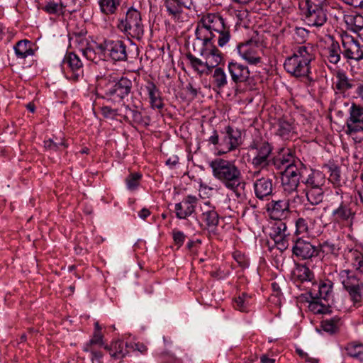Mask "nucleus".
<instances>
[{
  "instance_id": "nucleus-1",
  "label": "nucleus",
  "mask_w": 363,
  "mask_h": 363,
  "mask_svg": "<svg viewBox=\"0 0 363 363\" xmlns=\"http://www.w3.org/2000/svg\"><path fill=\"white\" fill-rule=\"evenodd\" d=\"M196 40L204 42H214L216 39L218 45L225 46L230 40V26L225 20L218 13H208L203 15L197 23L195 30Z\"/></svg>"
},
{
  "instance_id": "nucleus-2",
  "label": "nucleus",
  "mask_w": 363,
  "mask_h": 363,
  "mask_svg": "<svg viewBox=\"0 0 363 363\" xmlns=\"http://www.w3.org/2000/svg\"><path fill=\"white\" fill-rule=\"evenodd\" d=\"M213 176L220 181L228 189L236 192L242 179L240 169L234 162L221 158H216L209 163Z\"/></svg>"
},
{
  "instance_id": "nucleus-3",
  "label": "nucleus",
  "mask_w": 363,
  "mask_h": 363,
  "mask_svg": "<svg viewBox=\"0 0 363 363\" xmlns=\"http://www.w3.org/2000/svg\"><path fill=\"white\" fill-rule=\"evenodd\" d=\"M280 160L281 164L285 166L281 178L283 193H292L294 190L297 189L306 167L301 161H295L290 154L287 158Z\"/></svg>"
},
{
  "instance_id": "nucleus-4",
  "label": "nucleus",
  "mask_w": 363,
  "mask_h": 363,
  "mask_svg": "<svg viewBox=\"0 0 363 363\" xmlns=\"http://www.w3.org/2000/svg\"><path fill=\"white\" fill-rule=\"evenodd\" d=\"M118 28L129 38L141 40L145 30L140 11L133 7L129 8L125 16L119 20Z\"/></svg>"
},
{
  "instance_id": "nucleus-5",
  "label": "nucleus",
  "mask_w": 363,
  "mask_h": 363,
  "mask_svg": "<svg viewBox=\"0 0 363 363\" xmlns=\"http://www.w3.org/2000/svg\"><path fill=\"white\" fill-rule=\"evenodd\" d=\"M348 113L345 133L351 135L355 143H362L363 141V106L352 102Z\"/></svg>"
},
{
  "instance_id": "nucleus-6",
  "label": "nucleus",
  "mask_w": 363,
  "mask_h": 363,
  "mask_svg": "<svg viewBox=\"0 0 363 363\" xmlns=\"http://www.w3.org/2000/svg\"><path fill=\"white\" fill-rule=\"evenodd\" d=\"M338 280L344 289L348 293L354 305L360 303L363 300V282L349 269L341 270L338 274Z\"/></svg>"
},
{
  "instance_id": "nucleus-7",
  "label": "nucleus",
  "mask_w": 363,
  "mask_h": 363,
  "mask_svg": "<svg viewBox=\"0 0 363 363\" xmlns=\"http://www.w3.org/2000/svg\"><path fill=\"white\" fill-rule=\"evenodd\" d=\"M305 21L309 26L322 27L327 22L325 0H306Z\"/></svg>"
},
{
  "instance_id": "nucleus-8",
  "label": "nucleus",
  "mask_w": 363,
  "mask_h": 363,
  "mask_svg": "<svg viewBox=\"0 0 363 363\" xmlns=\"http://www.w3.org/2000/svg\"><path fill=\"white\" fill-rule=\"evenodd\" d=\"M219 154H225L235 150L242 143V133L238 128L231 126L225 128L221 133Z\"/></svg>"
},
{
  "instance_id": "nucleus-9",
  "label": "nucleus",
  "mask_w": 363,
  "mask_h": 363,
  "mask_svg": "<svg viewBox=\"0 0 363 363\" xmlns=\"http://www.w3.org/2000/svg\"><path fill=\"white\" fill-rule=\"evenodd\" d=\"M342 55L348 60L359 62L363 59V45L352 36L342 38Z\"/></svg>"
},
{
  "instance_id": "nucleus-10",
  "label": "nucleus",
  "mask_w": 363,
  "mask_h": 363,
  "mask_svg": "<svg viewBox=\"0 0 363 363\" xmlns=\"http://www.w3.org/2000/svg\"><path fill=\"white\" fill-rule=\"evenodd\" d=\"M251 147L255 150L252 164L258 169L267 167L271 163L270 155L272 151L271 145L267 142H262L253 144Z\"/></svg>"
},
{
  "instance_id": "nucleus-11",
  "label": "nucleus",
  "mask_w": 363,
  "mask_h": 363,
  "mask_svg": "<svg viewBox=\"0 0 363 363\" xmlns=\"http://www.w3.org/2000/svg\"><path fill=\"white\" fill-rule=\"evenodd\" d=\"M202 43V48L200 50V57L204 59L206 67L209 69L210 72H212L213 68H217V66L222 60L221 52L214 45V42H204Z\"/></svg>"
},
{
  "instance_id": "nucleus-12",
  "label": "nucleus",
  "mask_w": 363,
  "mask_h": 363,
  "mask_svg": "<svg viewBox=\"0 0 363 363\" xmlns=\"http://www.w3.org/2000/svg\"><path fill=\"white\" fill-rule=\"evenodd\" d=\"M238 50L240 57L250 65H256L262 61V50L256 42L250 40L240 44Z\"/></svg>"
},
{
  "instance_id": "nucleus-13",
  "label": "nucleus",
  "mask_w": 363,
  "mask_h": 363,
  "mask_svg": "<svg viewBox=\"0 0 363 363\" xmlns=\"http://www.w3.org/2000/svg\"><path fill=\"white\" fill-rule=\"evenodd\" d=\"M164 6L172 19L182 22L184 21L183 9H190L192 1L191 0H164Z\"/></svg>"
},
{
  "instance_id": "nucleus-14",
  "label": "nucleus",
  "mask_w": 363,
  "mask_h": 363,
  "mask_svg": "<svg viewBox=\"0 0 363 363\" xmlns=\"http://www.w3.org/2000/svg\"><path fill=\"white\" fill-rule=\"evenodd\" d=\"M132 89V82L126 78L121 77L113 85L108 84L105 89L106 96H116L118 99L122 100L128 96Z\"/></svg>"
},
{
  "instance_id": "nucleus-15",
  "label": "nucleus",
  "mask_w": 363,
  "mask_h": 363,
  "mask_svg": "<svg viewBox=\"0 0 363 363\" xmlns=\"http://www.w3.org/2000/svg\"><path fill=\"white\" fill-rule=\"evenodd\" d=\"M104 50L114 61H125L127 60L126 46L121 40L105 41Z\"/></svg>"
},
{
  "instance_id": "nucleus-16",
  "label": "nucleus",
  "mask_w": 363,
  "mask_h": 363,
  "mask_svg": "<svg viewBox=\"0 0 363 363\" xmlns=\"http://www.w3.org/2000/svg\"><path fill=\"white\" fill-rule=\"evenodd\" d=\"M284 66L288 73L296 77L307 76L310 72V64L293 56L285 60Z\"/></svg>"
},
{
  "instance_id": "nucleus-17",
  "label": "nucleus",
  "mask_w": 363,
  "mask_h": 363,
  "mask_svg": "<svg viewBox=\"0 0 363 363\" xmlns=\"http://www.w3.org/2000/svg\"><path fill=\"white\" fill-rule=\"evenodd\" d=\"M293 253L302 259H307L317 257L319 250L308 241L297 239L293 246Z\"/></svg>"
},
{
  "instance_id": "nucleus-18",
  "label": "nucleus",
  "mask_w": 363,
  "mask_h": 363,
  "mask_svg": "<svg viewBox=\"0 0 363 363\" xmlns=\"http://www.w3.org/2000/svg\"><path fill=\"white\" fill-rule=\"evenodd\" d=\"M201 215L199 219L204 223L207 228H213L218 225L219 222V216L216 211L215 206L211 204L209 201L204 202L200 206Z\"/></svg>"
},
{
  "instance_id": "nucleus-19",
  "label": "nucleus",
  "mask_w": 363,
  "mask_h": 363,
  "mask_svg": "<svg viewBox=\"0 0 363 363\" xmlns=\"http://www.w3.org/2000/svg\"><path fill=\"white\" fill-rule=\"evenodd\" d=\"M335 82L333 89L337 94L345 96L346 93L354 87V80L350 78L346 72L338 69L335 74Z\"/></svg>"
},
{
  "instance_id": "nucleus-20",
  "label": "nucleus",
  "mask_w": 363,
  "mask_h": 363,
  "mask_svg": "<svg viewBox=\"0 0 363 363\" xmlns=\"http://www.w3.org/2000/svg\"><path fill=\"white\" fill-rule=\"evenodd\" d=\"M198 199L191 195L185 197L181 202L175 204V213L179 219H186L194 211Z\"/></svg>"
},
{
  "instance_id": "nucleus-21",
  "label": "nucleus",
  "mask_w": 363,
  "mask_h": 363,
  "mask_svg": "<svg viewBox=\"0 0 363 363\" xmlns=\"http://www.w3.org/2000/svg\"><path fill=\"white\" fill-rule=\"evenodd\" d=\"M267 211L271 218L282 220L290 213L289 201L285 200L272 201L267 204Z\"/></svg>"
},
{
  "instance_id": "nucleus-22",
  "label": "nucleus",
  "mask_w": 363,
  "mask_h": 363,
  "mask_svg": "<svg viewBox=\"0 0 363 363\" xmlns=\"http://www.w3.org/2000/svg\"><path fill=\"white\" fill-rule=\"evenodd\" d=\"M228 72L235 83L246 82L250 77V71L247 66L238 62H229Z\"/></svg>"
},
{
  "instance_id": "nucleus-23",
  "label": "nucleus",
  "mask_w": 363,
  "mask_h": 363,
  "mask_svg": "<svg viewBox=\"0 0 363 363\" xmlns=\"http://www.w3.org/2000/svg\"><path fill=\"white\" fill-rule=\"evenodd\" d=\"M332 288L333 284L330 281L313 284L310 291L311 299L329 300L332 297Z\"/></svg>"
},
{
  "instance_id": "nucleus-24",
  "label": "nucleus",
  "mask_w": 363,
  "mask_h": 363,
  "mask_svg": "<svg viewBox=\"0 0 363 363\" xmlns=\"http://www.w3.org/2000/svg\"><path fill=\"white\" fill-rule=\"evenodd\" d=\"M275 134L283 140H289L294 134V125L285 118H279L274 124Z\"/></svg>"
},
{
  "instance_id": "nucleus-25",
  "label": "nucleus",
  "mask_w": 363,
  "mask_h": 363,
  "mask_svg": "<svg viewBox=\"0 0 363 363\" xmlns=\"http://www.w3.org/2000/svg\"><path fill=\"white\" fill-rule=\"evenodd\" d=\"M62 67L64 70L67 68L70 69L73 72V77L77 79L82 69V63L76 54L69 52L65 56Z\"/></svg>"
},
{
  "instance_id": "nucleus-26",
  "label": "nucleus",
  "mask_w": 363,
  "mask_h": 363,
  "mask_svg": "<svg viewBox=\"0 0 363 363\" xmlns=\"http://www.w3.org/2000/svg\"><path fill=\"white\" fill-rule=\"evenodd\" d=\"M254 189L256 196L259 199L270 196L273 191L272 179L264 177L257 179L254 183Z\"/></svg>"
},
{
  "instance_id": "nucleus-27",
  "label": "nucleus",
  "mask_w": 363,
  "mask_h": 363,
  "mask_svg": "<svg viewBox=\"0 0 363 363\" xmlns=\"http://www.w3.org/2000/svg\"><path fill=\"white\" fill-rule=\"evenodd\" d=\"M150 99L151 107L154 109H162L164 106L160 92L157 86L151 81H148L145 86Z\"/></svg>"
},
{
  "instance_id": "nucleus-28",
  "label": "nucleus",
  "mask_w": 363,
  "mask_h": 363,
  "mask_svg": "<svg viewBox=\"0 0 363 363\" xmlns=\"http://www.w3.org/2000/svg\"><path fill=\"white\" fill-rule=\"evenodd\" d=\"M332 215L335 220L343 222L352 220L354 213L347 202L341 201L339 206L333 211Z\"/></svg>"
},
{
  "instance_id": "nucleus-29",
  "label": "nucleus",
  "mask_w": 363,
  "mask_h": 363,
  "mask_svg": "<svg viewBox=\"0 0 363 363\" xmlns=\"http://www.w3.org/2000/svg\"><path fill=\"white\" fill-rule=\"evenodd\" d=\"M128 345L123 341L118 340L111 342V345H105L104 348L109 352L111 357L114 359H122L128 353L127 350Z\"/></svg>"
},
{
  "instance_id": "nucleus-30",
  "label": "nucleus",
  "mask_w": 363,
  "mask_h": 363,
  "mask_svg": "<svg viewBox=\"0 0 363 363\" xmlns=\"http://www.w3.org/2000/svg\"><path fill=\"white\" fill-rule=\"evenodd\" d=\"M16 55L18 58L25 59L34 55L30 41L28 40H19L13 47Z\"/></svg>"
},
{
  "instance_id": "nucleus-31",
  "label": "nucleus",
  "mask_w": 363,
  "mask_h": 363,
  "mask_svg": "<svg viewBox=\"0 0 363 363\" xmlns=\"http://www.w3.org/2000/svg\"><path fill=\"white\" fill-rule=\"evenodd\" d=\"M186 57L189 60L191 67L199 75H202V74L208 75L211 73L209 69L206 67V64L203 57H197L190 52L187 53Z\"/></svg>"
},
{
  "instance_id": "nucleus-32",
  "label": "nucleus",
  "mask_w": 363,
  "mask_h": 363,
  "mask_svg": "<svg viewBox=\"0 0 363 363\" xmlns=\"http://www.w3.org/2000/svg\"><path fill=\"white\" fill-rule=\"evenodd\" d=\"M344 21L347 28L357 33L363 28V16L357 13H352L344 16Z\"/></svg>"
},
{
  "instance_id": "nucleus-33",
  "label": "nucleus",
  "mask_w": 363,
  "mask_h": 363,
  "mask_svg": "<svg viewBox=\"0 0 363 363\" xmlns=\"http://www.w3.org/2000/svg\"><path fill=\"white\" fill-rule=\"evenodd\" d=\"M292 56L310 64L314 58L313 48L309 45L299 46Z\"/></svg>"
},
{
  "instance_id": "nucleus-34",
  "label": "nucleus",
  "mask_w": 363,
  "mask_h": 363,
  "mask_svg": "<svg viewBox=\"0 0 363 363\" xmlns=\"http://www.w3.org/2000/svg\"><path fill=\"white\" fill-rule=\"evenodd\" d=\"M65 8L61 1L50 0L45 3L43 9L49 14L60 16L64 14Z\"/></svg>"
},
{
  "instance_id": "nucleus-35",
  "label": "nucleus",
  "mask_w": 363,
  "mask_h": 363,
  "mask_svg": "<svg viewBox=\"0 0 363 363\" xmlns=\"http://www.w3.org/2000/svg\"><path fill=\"white\" fill-rule=\"evenodd\" d=\"M325 177L320 172H315L308 177L305 182L306 189H322L325 184Z\"/></svg>"
},
{
  "instance_id": "nucleus-36",
  "label": "nucleus",
  "mask_w": 363,
  "mask_h": 363,
  "mask_svg": "<svg viewBox=\"0 0 363 363\" xmlns=\"http://www.w3.org/2000/svg\"><path fill=\"white\" fill-rule=\"evenodd\" d=\"M289 235L286 225L282 220H278L272 225L270 236L274 240H281V238Z\"/></svg>"
},
{
  "instance_id": "nucleus-37",
  "label": "nucleus",
  "mask_w": 363,
  "mask_h": 363,
  "mask_svg": "<svg viewBox=\"0 0 363 363\" xmlns=\"http://www.w3.org/2000/svg\"><path fill=\"white\" fill-rule=\"evenodd\" d=\"M123 0H99L101 11L106 15L116 13Z\"/></svg>"
},
{
  "instance_id": "nucleus-38",
  "label": "nucleus",
  "mask_w": 363,
  "mask_h": 363,
  "mask_svg": "<svg viewBox=\"0 0 363 363\" xmlns=\"http://www.w3.org/2000/svg\"><path fill=\"white\" fill-rule=\"evenodd\" d=\"M326 52L327 57L330 63L335 65L340 60V54L342 53V50L337 42L333 41L327 48Z\"/></svg>"
},
{
  "instance_id": "nucleus-39",
  "label": "nucleus",
  "mask_w": 363,
  "mask_h": 363,
  "mask_svg": "<svg viewBox=\"0 0 363 363\" xmlns=\"http://www.w3.org/2000/svg\"><path fill=\"white\" fill-rule=\"evenodd\" d=\"M340 325V318L338 317L324 320L321 323L323 330L330 334H335L337 333Z\"/></svg>"
},
{
  "instance_id": "nucleus-40",
  "label": "nucleus",
  "mask_w": 363,
  "mask_h": 363,
  "mask_svg": "<svg viewBox=\"0 0 363 363\" xmlns=\"http://www.w3.org/2000/svg\"><path fill=\"white\" fill-rule=\"evenodd\" d=\"M306 195L308 201L312 205L320 203L324 198L323 189H308L306 191Z\"/></svg>"
},
{
  "instance_id": "nucleus-41",
  "label": "nucleus",
  "mask_w": 363,
  "mask_h": 363,
  "mask_svg": "<svg viewBox=\"0 0 363 363\" xmlns=\"http://www.w3.org/2000/svg\"><path fill=\"white\" fill-rule=\"evenodd\" d=\"M213 79L214 84L219 89L223 88L228 83L227 76L224 70L220 67L215 69Z\"/></svg>"
},
{
  "instance_id": "nucleus-42",
  "label": "nucleus",
  "mask_w": 363,
  "mask_h": 363,
  "mask_svg": "<svg viewBox=\"0 0 363 363\" xmlns=\"http://www.w3.org/2000/svg\"><path fill=\"white\" fill-rule=\"evenodd\" d=\"M251 296L247 293H242L240 296L235 299L234 308L242 312L247 311L250 306V299Z\"/></svg>"
},
{
  "instance_id": "nucleus-43",
  "label": "nucleus",
  "mask_w": 363,
  "mask_h": 363,
  "mask_svg": "<svg viewBox=\"0 0 363 363\" xmlns=\"http://www.w3.org/2000/svg\"><path fill=\"white\" fill-rule=\"evenodd\" d=\"M352 256V265L355 270L363 273V255L361 252L355 250L350 251Z\"/></svg>"
},
{
  "instance_id": "nucleus-44",
  "label": "nucleus",
  "mask_w": 363,
  "mask_h": 363,
  "mask_svg": "<svg viewBox=\"0 0 363 363\" xmlns=\"http://www.w3.org/2000/svg\"><path fill=\"white\" fill-rule=\"evenodd\" d=\"M347 351L350 357L363 361L362 344H351L347 347Z\"/></svg>"
},
{
  "instance_id": "nucleus-45",
  "label": "nucleus",
  "mask_w": 363,
  "mask_h": 363,
  "mask_svg": "<svg viewBox=\"0 0 363 363\" xmlns=\"http://www.w3.org/2000/svg\"><path fill=\"white\" fill-rule=\"evenodd\" d=\"M297 277L302 281H312L314 278L313 273L310 269L305 266L301 265L297 268Z\"/></svg>"
},
{
  "instance_id": "nucleus-46",
  "label": "nucleus",
  "mask_w": 363,
  "mask_h": 363,
  "mask_svg": "<svg viewBox=\"0 0 363 363\" xmlns=\"http://www.w3.org/2000/svg\"><path fill=\"white\" fill-rule=\"evenodd\" d=\"M320 247V251L326 255H337L339 250V247L335 244L329 241L323 242Z\"/></svg>"
},
{
  "instance_id": "nucleus-47",
  "label": "nucleus",
  "mask_w": 363,
  "mask_h": 363,
  "mask_svg": "<svg viewBox=\"0 0 363 363\" xmlns=\"http://www.w3.org/2000/svg\"><path fill=\"white\" fill-rule=\"evenodd\" d=\"M98 80L99 81L100 84H105L104 89H106V87L108 84H111L112 86L115 83H116L119 79L115 72H111L104 76H98Z\"/></svg>"
},
{
  "instance_id": "nucleus-48",
  "label": "nucleus",
  "mask_w": 363,
  "mask_h": 363,
  "mask_svg": "<svg viewBox=\"0 0 363 363\" xmlns=\"http://www.w3.org/2000/svg\"><path fill=\"white\" fill-rule=\"evenodd\" d=\"M141 178V174L138 173L130 174L125 179L128 189L130 190L135 189L138 185Z\"/></svg>"
},
{
  "instance_id": "nucleus-49",
  "label": "nucleus",
  "mask_w": 363,
  "mask_h": 363,
  "mask_svg": "<svg viewBox=\"0 0 363 363\" xmlns=\"http://www.w3.org/2000/svg\"><path fill=\"white\" fill-rule=\"evenodd\" d=\"M320 299H312L308 305V308L314 313H323L325 312V305L319 301Z\"/></svg>"
},
{
  "instance_id": "nucleus-50",
  "label": "nucleus",
  "mask_w": 363,
  "mask_h": 363,
  "mask_svg": "<svg viewBox=\"0 0 363 363\" xmlns=\"http://www.w3.org/2000/svg\"><path fill=\"white\" fill-rule=\"evenodd\" d=\"M284 195L287 197L286 201H289V204L290 203H301L302 198L298 194L297 189L294 190L292 193H284Z\"/></svg>"
},
{
  "instance_id": "nucleus-51",
  "label": "nucleus",
  "mask_w": 363,
  "mask_h": 363,
  "mask_svg": "<svg viewBox=\"0 0 363 363\" xmlns=\"http://www.w3.org/2000/svg\"><path fill=\"white\" fill-rule=\"evenodd\" d=\"M172 235L174 244L179 247L182 246L186 238L185 235L182 231L174 230L172 231Z\"/></svg>"
},
{
  "instance_id": "nucleus-52",
  "label": "nucleus",
  "mask_w": 363,
  "mask_h": 363,
  "mask_svg": "<svg viewBox=\"0 0 363 363\" xmlns=\"http://www.w3.org/2000/svg\"><path fill=\"white\" fill-rule=\"evenodd\" d=\"M296 233L297 234L303 233L307 232V230H308V223L306 221V220L303 218H299L296 221Z\"/></svg>"
},
{
  "instance_id": "nucleus-53",
  "label": "nucleus",
  "mask_w": 363,
  "mask_h": 363,
  "mask_svg": "<svg viewBox=\"0 0 363 363\" xmlns=\"http://www.w3.org/2000/svg\"><path fill=\"white\" fill-rule=\"evenodd\" d=\"M330 174L329 176V180L334 184H339L340 181V172L337 167L330 169Z\"/></svg>"
},
{
  "instance_id": "nucleus-54",
  "label": "nucleus",
  "mask_w": 363,
  "mask_h": 363,
  "mask_svg": "<svg viewBox=\"0 0 363 363\" xmlns=\"http://www.w3.org/2000/svg\"><path fill=\"white\" fill-rule=\"evenodd\" d=\"M45 147L48 150H57L60 149V146L66 147V145L64 142L61 141L60 143L55 142L52 139H49L44 142Z\"/></svg>"
},
{
  "instance_id": "nucleus-55",
  "label": "nucleus",
  "mask_w": 363,
  "mask_h": 363,
  "mask_svg": "<svg viewBox=\"0 0 363 363\" xmlns=\"http://www.w3.org/2000/svg\"><path fill=\"white\" fill-rule=\"evenodd\" d=\"M128 110V112L126 114H128L130 118H132L133 121L136 123H141L143 121L142 115L141 113L135 109H130L128 107L126 108Z\"/></svg>"
},
{
  "instance_id": "nucleus-56",
  "label": "nucleus",
  "mask_w": 363,
  "mask_h": 363,
  "mask_svg": "<svg viewBox=\"0 0 363 363\" xmlns=\"http://www.w3.org/2000/svg\"><path fill=\"white\" fill-rule=\"evenodd\" d=\"M88 345L89 347H92L94 345H103V335L101 333L100 331H94V336Z\"/></svg>"
},
{
  "instance_id": "nucleus-57",
  "label": "nucleus",
  "mask_w": 363,
  "mask_h": 363,
  "mask_svg": "<svg viewBox=\"0 0 363 363\" xmlns=\"http://www.w3.org/2000/svg\"><path fill=\"white\" fill-rule=\"evenodd\" d=\"M101 113L106 118H114L118 115L116 109L111 108L108 106L101 107Z\"/></svg>"
},
{
  "instance_id": "nucleus-58",
  "label": "nucleus",
  "mask_w": 363,
  "mask_h": 363,
  "mask_svg": "<svg viewBox=\"0 0 363 363\" xmlns=\"http://www.w3.org/2000/svg\"><path fill=\"white\" fill-rule=\"evenodd\" d=\"M84 351L89 352L91 355V359H96L100 361V359L103 357V353L99 351L95 350L92 347H89V345H86L84 347Z\"/></svg>"
},
{
  "instance_id": "nucleus-59",
  "label": "nucleus",
  "mask_w": 363,
  "mask_h": 363,
  "mask_svg": "<svg viewBox=\"0 0 363 363\" xmlns=\"http://www.w3.org/2000/svg\"><path fill=\"white\" fill-rule=\"evenodd\" d=\"M211 143L218 146V149L220 150V139L219 138L218 133L216 130L213 131V135H211L208 140Z\"/></svg>"
},
{
  "instance_id": "nucleus-60",
  "label": "nucleus",
  "mask_w": 363,
  "mask_h": 363,
  "mask_svg": "<svg viewBox=\"0 0 363 363\" xmlns=\"http://www.w3.org/2000/svg\"><path fill=\"white\" fill-rule=\"evenodd\" d=\"M278 249L284 250L288 247V237L281 238V240H274Z\"/></svg>"
},
{
  "instance_id": "nucleus-61",
  "label": "nucleus",
  "mask_w": 363,
  "mask_h": 363,
  "mask_svg": "<svg viewBox=\"0 0 363 363\" xmlns=\"http://www.w3.org/2000/svg\"><path fill=\"white\" fill-rule=\"evenodd\" d=\"M135 350L139 351L142 354H144L147 352V347L143 343L138 342L135 344Z\"/></svg>"
},
{
  "instance_id": "nucleus-62",
  "label": "nucleus",
  "mask_w": 363,
  "mask_h": 363,
  "mask_svg": "<svg viewBox=\"0 0 363 363\" xmlns=\"http://www.w3.org/2000/svg\"><path fill=\"white\" fill-rule=\"evenodd\" d=\"M150 214V211L147 208H143L141 211H139L138 216L142 219H145L147 216H149Z\"/></svg>"
},
{
  "instance_id": "nucleus-63",
  "label": "nucleus",
  "mask_w": 363,
  "mask_h": 363,
  "mask_svg": "<svg viewBox=\"0 0 363 363\" xmlns=\"http://www.w3.org/2000/svg\"><path fill=\"white\" fill-rule=\"evenodd\" d=\"M355 92L358 98H359L363 101V84H360L358 85Z\"/></svg>"
},
{
  "instance_id": "nucleus-64",
  "label": "nucleus",
  "mask_w": 363,
  "mask_h": 363,
  "mask_svg": "<svg viewBox=\"0 0 363 363\" xmlns=\"http://www.w3.org/2000/svg\"><path fill=\"white\" fill-rule=\"evenodd\" d=\"M260 361L262 363H275L274 359L269 358L266 355H262L260 357Z\"/></svg>"
}]
</instances>
